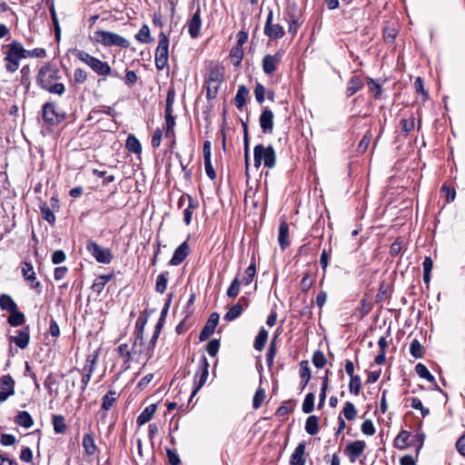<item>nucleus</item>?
<instances>
[{
    "mask_svg": "<svg viewBox=\"0 0 465 465\" xmlns=\"http://www.w3.org/2000/svg\"><path fill=\"white\" fill-rule=\"evenodd\" d=\"M59 78V70L55 66L45 65L37 74V83L42 88L56 94H63L65 87L63 84L54 83Z\"/></svg>",
    "mask_w": 465,
    "mask_h": 465,
    "instance_id": "f257e3e1",
    "label": "nucleus"
},
{
    "mask_svg": "<svg viewBox=\"0 0 465 465\" xmlns=\"http://www.w3.org/2000/svg\"><path fill=\"white\" fill-rule=\"evenodd\" d=\"M25 49L19 42H13L7 45L5 52V68L8 73H15L20 66V61L25 57Z\"/></svg>",
    "mask_w": 465,
    "mask_h": 465,
    "instance_id": "f03ea898",
    "label": "nucleus"
},
{
    "mask_svg": "<svg viewBox=\"0 0 465 465\" xmlns=\"http://www.w3.org/2000/svg\"><path fill=\"white\" fill-rule=\"evenodd\" d=\"M73 54L77 59L88 65L98 75L107 76L111 74L112 69L106 62H103L100 59L92 56L84 50L74 49L73 50Z\"/></svg>",
    "mask_w": 465,
    "mask_h": 465,
    "instance_id": "7ed1b4c3",
    "label": "nucleus"
},
{
    "mask_svg": "<svg viewBox=\"0 0 465 465\" xmlns=\"http://www.w3.org/2000/svg\"><path fill=\"white\" fill-rule=\"evenodd\" d=\"M94 39L104 46H118L121 48L130 46V42L127 39L110 31L98 30L94 33Z\"/></svg>",
    "mask_w": 465,
    "mask_h": 465,
    "instance_id": "20e7f679",
    "label": "nucleus"
},
{
    "mask_svg": "<svg viewBox=\"0 0 465 465\" xmlns=\"http://www.w3.org/2000/svg\"><path fill=\"white\" fill-rule=\"evenodd\" d=\"M254 166L259 168L263 162L264 166L267 168H273L276 163V153L272 146L267 147L262 144H258L254 147Z\"/></svg>",
    "mask_w": 465,
    "mask_h": 465,
    "instance_id": "39448f33",
    "label": "nucleus"
},
{
    "mask_svg": "<svg viewBox=\"0 0 465 465\" xmlns=\"http://www.w3.org/2000/svg\"><path fill=\"white\" fill-rule=\"evenodd\" d=\"M94 360L87 359L86 363L84 364L83 370L74 368L69 371V378L72 380V387L75 386V381L77 380H81V390L84 391L86 386L88 385L91 376L94 370Z\"/></svg>",
    "mask_w": 465,
    "mask_h": 465,
    "instance_id": "423d86ee",
    "label": "nucleus"
},
{
    "mask_svg": "<svg viewBox=\"0 0 465 465\" xmlns=\"http://www.w3.org/2000/svg\"><path fill=\"white\" fill-rule=\"evenodd\" d=\"M224 79L223 69L218 65L210 68L206 80V91L208 98H214Z\"/></svg>",
    "mask_w": 465,
    "mask_h": 465,
    "instance_id": "0eeeda50",
    "label": "nucleus"
},
{
    "mask_svg": "<svg viewBox=\"0 0 465 465\" xmlns=\"http://www.w3.org/2000/svg\"><path fill=\"white\" fill-rule=\"evenodd\" d=\"M169 40L164 33L159 35L158 45L155 50V66L163 70L168 65Z\"/></svg>",
    "mask_w": 465,
    "mask_h": 465,
    "instance_id": "6e6552de",
    "label": "nucleus"
},
{
    "mask_svg": "<svg viewBox=\"0 0 465 465\" xmlns=\"http://www.w3.org/2000/svg\"><path fill=\"white\" fill-rule=\"evenodd\" d=\"M86 249L98 262L104 264L111 262L113 256L109 249L102 248L92 240L87 242Z\"/></svg>",
    "mask_w": 465,
    "mask_h": 465,
    "instance_id": "1a4fd4ad",
    "label": "nucleus"
},
{
    "mask_svg": "<svg viewBox=\"0 0 465 465\" xmlns=\"http://www.w3.org/2000/svg\"><path fill=\"white\" fill-rule=\"evenodd\" d=\"M43 118L50 124H57L64 119V114L59 113L54 104L47 103L43 107Z\"/></svg>",
    "mask_w": 465,
    "mask_h": 465,
    "instance_id": "9d476101",
    "label": "nucleus"
},
{
    "mask_svg": "<svg viewBox=\"0 0 465 465\" xmlns=\"http://www.w3.org/2000/svg\"><path fill=\"white\" fill-rule=\"evenodd\" d=\"M209 364L206 359L200 364L198 371L194 376L195 388L192 392L191 399L198 392V391L205 384L209 371H208Z\"/></svg>",
    "mask_w": 465,
    "mask_h": 465,
    "instance_id": "9b49d317",
    "label": "nucleus"
},
{
    "mask_svg": "<svg viewBox=\"0 0 465 465\" xmlns=\"http://www.w3.org/2000/svg\"><path fill=\"white\" fill-rule=\"evenodd\" d=\"M264 34L272 39L282 38L284 35L283 28L278 25L272 23V11L270 10L267 15L266 25L264 27Z\"/></svg>",
    "mask_w": 465,
    "mask_h": 465,
    "instance_id": "f8f14e48",
    "label": "nucleus"
},
{
    "mask_svg": "<svg viewBox=\"0 0 465 465\" xmlns=\"http://www.w3.org/2000/svg\"><path fill=\"white\" fill-rule=\"evenodd\" d=\"M0 402L5 401L10 396L15 394V381L10 375H5L1 378L0 384Z\"/></svg>",
    "mask_w": 465,
    "mask_h": 465,
    "instance_id": "ddd939ff",
    "label": "nucleus"
},
{
    "mask_svg": "<svg viewBox=\"0 0 465 465\" xmlns=\"http://www.w3.org/2000/svg\"><path fill=\"white\" fill-rule=\"evenodd\" d=\"M274 114L271 109L264 107L260 118L259 123L263 134H271L273 130Z\"/></svg>",
    "mask_w": 465,
    "mask_h": 465,
    "instance_id": "4468645a",
    "label": "nucleus"
},
{
    "mask_svg": "<svg viewBox=\"0 0 465 465\" xmlns=\"http://www.w3.org/2000/svg\"><path fill=\"white\" fill-rule=\"evenodd\" d=\"M282 55L278 52L275 54H266L262 59V70L266 74H273L281 62Z\"/></svg>",
    "mask_w": 465,
    "mask_h": 465,
    "instance_id": "2eb2a0df",
    "label": "nucleus"
},
{
    "mask_svg": "<svg viewBox=\"0 0 465 465\" xmlns=\"http://www.w3.org/2000/svg\"><path fill=\"white\" fill-rule=\"evenodd\" d=\"M366 444L363 440H355L345 448V453L348 455L351 462H354L363 452Z\"/></svg>",
    "mask_w": 465,
    "mask_h": 465,
    "instance_id": "dca6fc26",
    "label": "nucleus"
},
{
    "mask_svg": "<svg viewBox=\"0 0 465 465\" xmlns=\"http://www.w3.org/2000/svg\"><path fill=\"white\" fill-rule=\"evenodd\" d=\"M220 316L217 312H213L210 315L205 326L202 330L200 333V340L205 341L207 340L214 331L218 322Z\"/></svg>",
    "mask_w": 465,
    "mask_h": 465,
    "instance_id": "f3484780",
    "label": "nucleus"
},
{
    "mask_svg": "<svg viewBox=\"0 0 465 465\" xmlns=\"http://www.w3.org/2000/svg\"><path fill=\"white\" fill-rule=\"evenodd\" d=\"M201 26L202 20L200 15V8H198L188 22V32L193 38L199 36Z\"/></svg>",
    "mask_w": 465,
    "mask_h": 465,
    "instance_id": "a211bd4d",
    "label": "nucleus"
},
{
    "mask_svg": "<svg viewBox=\"0 0 465 465\" xmlns=\"http://www.w3.org/2000/svg\"><path fill=\"white\" fill-rule=\"evenodd\" d=\"M132 361H140L142 358L145 359V352H143V337L138 335L132 346H130Z\"/></svg>",
    "mask_w": 465,
    "mask_h": 465,
    "instance_id": "6ab92c4d",
    "label": "nucleus"
},
{
    "mask_svg": "<svg viewBox=\"0 0 465 465\" xmlns=\"http://www.w3.org/2000/svg\"><path fill=\"white\" fill-rule=\"evenodd\" d=\"M189 253V245L187 242H183L179 247L174 251V253L170 261L172 265H178L184 261Z\"/></svg>",
    "mask_w": 465,
    "mask_h": 465,
    "instance_id": "aec40b11",
    "label": "nucleus"
},
{
    "mask_svg": "<svg viewBox=\"0 0 465 465\" xmlns=\"http://www.w3.org/2000/svg\"><path fill=\"white\" fill-rule=\"evenodd\" d=\"M22 273L25 281H27L32 288L40 286V282L36 281L34 267L29 262H25L22 267Z\"/></svg>",
    "mask_w": 465,
    "mask_h": 465,
    "instance_id": "412c9836",
    "label": "nucleus"
},
{
    "mask_svg": "<svg viewBox=\"0 0 465 465\" xmlns=\"http://www.w3.org/2000/svg\"><path fill=\"white\" fill-rule=\"evenodd\" d=\"M304 453H305V444L303 442H301L295 448L293 453L291 456V464L292 465H304L305 464Z\"/></svg>",
    "mask_w": 465,
    "mask_h": 465,
    "instance_id": "4be33fe9",
    "label": "nucleus"
},
{
    "mask_svg": "<svg viewBox=\"0 0 465 465\" xmlns=\"http://www.w3.org/2000/svg\"><path fill=\"white\" fill-rule=\"evenodd\" d=\"M29 332L25 331H18L15 336L10 338L11 341L15 342L20 349H25L29 343Z\"/></svg>",
    "mask_w": 465,
    "mask_h": 465,
    "instance_id": "5701e85b",
    "label": "nucleus"
},
{
    "mask_svg": "<svg viewBox=\"0 0 465 465\" xmlns=\"http://www.w3.org/2000/svg\"><path fill=\"white\" fill-rule=\"evenodd\" d=\"M156 411V406L154 404H151L147 406L137 417V424L139 426H142L148 422L153 416L154 412Z\"/></svg>",
    "mask_w": 465,
    "mask_h": 465,
    "instance_id": "b1692460",
    "label": "nucleus"
},
{
    "mask_svg": "<svg viewBox=\"0 0 465 465\" xmlns=\"http://www.w3.org/2000/svg\"><path fill=\"white\" fill-rule=\"evenodd\" d=\"M289 226L286 222H282L279 227V243L282 249L289 245Z\"/></svg>",
    "mask_w": 465,
    "mask_h": 465,
    "instance_id": "393cba45",
    "label": "nucleus"
},
{
    "mask_svg": "<svg viewBox=\"0 0 465 465\" xmlns=\"http://www.w3.org/2000/svg\"><path fill=\"white\" fill-rule=\"evenodd\" d=\"M83 447L87 455H94L97 447L94 442V439L92 434H85L83 438Z\"/></svg>",
    "mask_w": 465,
    "mask_h": 465,
    "instance_id": "a878e982",
    "label": "nucleus"
},
{
    "mask_svg": "<svg viewBox=\"0 0 465 465\" xmlns=\"http://www.w3.org/2000/svg\"><path fill=\"white\" fill-rule=\"evenodd\" d=\"M15 422L24 427V428H30L33 426L34 421L31 417V415L27 411H20L15 417Z\"/></svg>",
    "mask_w": 465,
    "mask_h": 465,
    "instance_id": "bb28decb",
    "label": "nucleus"
},
{
    "mask_svg": "<svg viewBox=\"0 0 465 465\" xmlns=\"http://www.w3.org/2000/svg\"><path fill=\"white\" fill-rule=\"evenodd\" d=\"M125 146L129 152L134 153H140L142 151V145H141L140 142L133 134L128 135V137L126 139Z\"/></svg>",
    "mask_w": 465,
    "mask_h": 465,
    "instance_id": "cd10ccee",
    "label": "nucleus"
},
{
    "mask_svg": "<svg viewBox=\"0 0 465 465\" xmlns=\"http://www.w3.org/2000/svg\"><path fill=\"white\" fill-rule=\"evenodd\" d=\"M45 387L51 395L58 394V381L54 374H49L45 381Z\"/></svg>",
    "mask_w": 465,
    "mask_h": 465,
    "instance_id": "c85d7f7f",
    "label": "nucleus"
},
{
    "mask_svg": "<svg viewBox=\"0 0 465 465\" xmlns=\"http://www.w3.org/2000/svg\"><path fill=\"white\" fill-rule=\"evenodd\" d=\"M248 95L249 90L244 85H240L235 95V104L238 108L245 104Z\"/></svg>",
    "mask_w": 465,
    "mask_h": 465,
    "instance_id": "c756f323",
    "label": "nucleus"
},
{
    "mask_svg": "<svg viewBox=\"0 0 465 465\" xmlns=\"http://www.w3.org/2000/svg\"><path fill=\"white\" fill-rule=\"evenodd\" d=\"M411 434L407 430H401L394 440V446L397 449L404 450L408 447V440Z\"/></svg>",
    "mask_w": 465,
    "mask_h": 465,
    "instance_id": "7c9ffc66",
    "label": "nucleus"
},
{
    "mask_svg": "<svg viewBox=\"0 0 465 465\" xmlns=\"http://www.w3.org/2000/svg\"><path fill=\"white\" fill-rule=\"evenodd\" d=\"M300 376L302 379V388L303 389L311 379V371L306 361H302L300 364Z\"/></svg>",
    "mask_w": 465,
    "mask_h": 465,
    "instance_id": "2f4dec72",
    "label": "nucleus"
},
{
    "mask_svg": "<svg viewBox=\"0 0 465 465\" xmlns=\"http://www.w3.org/2000/svg\"><path fill=\"white\" fill-rule=\"evenodd\" d=\"M112 276L111 275H100L98 276L93 285H92V289L94 292H97V293H101L104 288V286L106 285V283L111 280Z\"/></svg>",
    "mask_w": 465,
    "mask_h": 465,
    "instance_id": "473e14b6",
    "label": "nucleus"
},
{
    "mask_svg": "<svg viewBox=\"0 0 465 465\" xmlns=\"http://www.w3.org/2000/svg\"><path fill=\"white\" fill-rule=\"evenodd\" d=\"M362 86V83L361 81V78L357 75L352 76L347 85V93L348 95L351 96L354 94L356 92H358Z\"/></svg>",
    "mask_w": 465,
    "mask_h": 465,
    "instance_id": "72a5a7b5",
    "label": "nucleus"
},
{
    "mask_svg": "<svg viewBox=\"0 0 465 465\" xmlns=\"http://www.w3.org/2000/svg\"><path fill=\"white\" fill-rule=\"evenodd\" d=\"M0 307L2 310L12 312L17 309L16 303L14 300L7 294H2L0 296Z\"/></svg>",
    "mask_w": 465,
    "mask_h": 465,
    "instance_id": "f704fd0d",
    "label": "nucleus"
},
{
    "mask_svg": "<svg viewBox=\"0 0 465 465\" xmlns=\"http://www.w3.org/2000/svg\"><path fill=\"white\" fill-rule=\"evenodd\" d=\"M305 430L308 434L310 435H315L319 431V424H318V418L314 415H312L307 418L306 423H305Z\"/></svg>",
    "mask_w": 465,
    "mask_h": 465,
    "instance_id": "c9c22d12",
    "label": "nucleus"
},
{
    "mask_svg": "<svg viewBox=\"0 0 465 465\" xmlns=\"http://www.w3.org/2000/svg\"><path fill=\"white\" fill-rule=\"evenodd\" d=\"M243 48L234 45L230 52V58L233 65L238 66L243 58Z\"/></svg>",
    "mask_w": 465,
    "mask_h": 465,
    "instance_id": "e433bc0d",
    "label": "nucleus"
},
{
    "mask_svg": "<svg viewBox=\"0 0 465 465\" xmlns=\"http://www.w3.org/2000/svg\"><path fill=\"white\" fill-rule=\"evenodd\" d=\"M11 314L8 317V322L12 326H19L22 325L25 322L24 313L17 311V309L10 312Z\"/></svg>",
    "mask_w": 465,
    "mask_h": 465,
    "instance_id": "4c0bfd02",
    "label": "nucleus"
},
{
    "mask_svg": "<svg viewBox=\"0 0 465 465\" xmlns=\"http://www.w3.org/2000/svg\"><path fill=\"white\" fill-rule=\"evenodd\" d=\"M53 425L54 430L56 433H64L66 430V424L64 422V418L62 415H54L53 416Z\"/></svg>",
    "mask_w": 465,
    "mask_h": 465,
    "instance_id": "58836bf2",
    "label": "nucleus"
},
{
    "mask_svg": "<svg viewBox=\"0 0 465 465\" xmlns=\"http://www.w3.org/2000/svg\"><path fill=\"white\" fill-rule=\"evenodd\" d=\"M423 281L426 284L430 283V272L433 267V262L430 257H425L423 263Z\"/></svg>",
    "mask_w": 465,
    "mask_h": 465,
    "instance_id": "ea45409f",
    "label": "nucleus"
},
{
    "mask_svg": "<svg viewBox=\"0 0 465 465\" xmlns=\"http://www.w3.org/2000/svg\"><path fill=\"white\" fill-rule=\"evenodd\" d=\"M242 312V307L240 303L234 304L232 306L229 311L224 315V320L228 322H232L238 318Z\"/></svg>",
    "mask_w": 465,
    "mask_h": 465,
    "instance_id": "a19ab883",
    "label": "nucleus"
},
{
    "mask_svg": "<svg viewBox=\"0 0 465 465\" xmlns=\"http://www.w3.org/2000/svg\"><path fill=\"white\" fill-rule=\"evenodd\" d=\"M135 39L140 43H149L151 41L150 29L147 25H143L135 35Z\"/></svg>",
    "mask_w": 465,
    "mask_h": 465,
    "instance_id": "79ce46f5",
    "label": "nucleus"
},
{
    "mask_svg": "<svg viewBox=\"0 0 465 465\" xmlns=\"http://www.w3.org/2000/svg\"><path fill=\"white\" fill-rule=\"evenodd\" d=\"M268 338V332L264 329H262L258 335L256 336L255 341H254V349L257 351H262L264 348L265 342Z\"/></svg>",
    "mask_w": 465,
    "mask_h": 465,
    "instance_id": "37998d69",
    "label": "nucleus"
},
{
    "mask_svg": "<svg viewBox=\"0 0 465 465\" xmlns=\"http://www.w3.org/2000/svg\"><path fill=\"white\" fill-rule=\"evenodd\" d=\"M342 413L348 420H353L357 416V410L353 403L347 401L343 407Z\"/></svg>",
    "mask_w": 465,
    "mask_h": 465,
    "instance_id": "c03bdc74",
    "label": "nucleus"
},
{
    "mask_svg": "<svg viewBox=\"0 0 465 465\" xmlns=\"http://www.w3.org/2000/svg\"><path fill=\"white\" fill-rule=\"evenodd\" d=\"M410 352L414 358L420 359L423 356L424 349L419 341L413 340L410 346Z\"/></svg>",
    "mask_w": 465,
    "mask_h": 465,
    "instance_id": "a18cd8bd",
    "label": "nucleus"
},
{
    "mask_svg": "<svg viewBox=\"0 0 465 465\" xmlns=\"http://www.w3.org/2000/svg\"><path fill=\"white\" fill-rule=\"evenodd\" d=\"M119 356L124 360V363L132 361L130 346L126 343L120 344L117 348Z\"/></svg>",
    "mask_w": 465,
    "mask_h": 465,
    "instance_id": "49530a36",
    "label": "nucleus"
},
{
    "mask_svg": "<svg viewBox=\"0 0 465 465\" xmlns=\"http://www.w3.org/2000/svg\"><path fill=\"white\" fill-rule=\"evenodd\" d=\"M167 275H168L167 272H163L160 275H158V277L156 279V284H155L156 292H158L160 293H163L165 292L166 287H167V282H168Z\"/></svg>",
    "mask_w": 465,
    "mask_h": 465,
    "instance_id": "de8ad7c7",
    "label": "nucleus"
},
{
    "mask_svg": "<svg viewBox=\"0 0 465 465\" xmlns=\"http://www.w3.org/2000/svg\"><path fill=\"white\" fill-rule=\"evenodd\" d=\"M415 371L420 377L426 379L430 382L434 381V377L430 373V371H428L427 367L424 364L418 363L415 367Z\"/></svg>",
    "mask_w": 465,
    "mask_h": 465,
    "instance_id": "09e8293b",
    "label": "nucleus"
},
{
    "mask_svg": "<svg viewBox=\"0 0 465 465\" xmlns=\"http://www.w3.org/2000/svg\"><path fill=\"white\" fill-rule=\"evenodd\" d=\"M314 409V394L310 392L306 395L302 402V411L305 413H311Z\"/></svg>",
    "mask_w": 465,
    "mask_h": 465,
    "instance_id": "8fccbe9b",
    "label": "nucleus"
},
{
    "mask_svg": "<svg viewBox=\"0 0 465 465\" xmlns=\"http://www.w3.org/2000/svg\"><path fill=\"white\" fill-rule=\"evenodd\" d=\"M174 125L175 119L173 115L166 116L165 115V136L166 137H174Z\"/></svg>",
    "mask_w": 465,
    "mask_h": 465,
    "instance_id": "3c124183",
    "label": "nucleus"
},
{
    "mask_svg": "<svg viewBox=\"0 0 465 465\" xmlns=\"http://www.w3.org/2000/svg\"><path fill=\"white\" fill-rule=\"evenodd\" d=\"M161 328H162V323L161 322H159L157 323V325L155 326V331L153 332V337L151 338V341H150V345L151 347L148 348L147 351H145V360H148L150 357H151V351L153 350V348L154 347V344L159 337V334H160V331H161Z\"/></svg>",
    "mask_w": 465,
    "mask_h": 465,
    "instance_id": "603ef678",
    "label": "nucleus"
},
{
    "mask_svg": "<svg viewBox=\"0 0 465 465\" xmlns=\"http://www.w3.org/2000/svg\"><path fill=\"white\" fill-rule=\"evenodd\" d=\"M361 389V381L359 376H352L349 384V391L351 393L358 395Z\"/></svg>",
    "mask_w": 465,
    "mask_h": 465,
    "instance_id": "864d4df0",
    "label": "nucleus"
},
{
    "mask_svg": "<svg viewBox=\"0 0 465 465\" xmlns=\"http://www.w3.org/2000/svg\"><path fill=\"white\" fill-rule=\"evenodd\" d=\"M255 273H256V268H255V265L254 264H251L250 266H248L244 272V275L242 277V282L246 284V285H249L254 276H255Z\"/></svg>",
    "mask_w": 465,
    "mask_h": 465,
    "instance_id": "5fc2aeb1",
    "label": "nucleus"
},
{
    "mask_svg": "<svg viewBox=\"0 0 465 465\" xmlns=\"http://www.w3.org/2000/svg\"><path fill=\"white\" fill-rule=\"evenodd\" d=\"M264 399L265 391L262 388H258L252 400V407L254 409H259L262 406Z\"/></svg>",
    "mask_w": 465,
    "mask_h": 465,
    "instance_id": "6e6d98bb",
    "label": "nucleus"
},
{
    "mask_svg": "<svg viewBox=\"0 0 465 465\" xmlns=\"http://www.w3.org/2000/svg\"><path fill=\"white\" fill-rule=\"evenodd\" d=\"M115 392L114 391H109L107 392L104 398H103V403L102 408L105 411H108L111 409V407L114 405L115 401Z\"/></svg>",
    "mask_w": 465,
    "mask_h": 465,
    "instance_id": "4d7b16f0",
    "label": "nucleus"
},
{
    "mask_svg": "<svg viewBox=\"0 0 465 465\" xmlns=\"http://www.w3.org/2000/svg\"><path fill=\"white\" fill-rule=\"evenodd\" d=\"M312 363L316 368H322L326 364V358L323 352L317 351L313 353Z\"/></svg>",
    "mask_w": 465,
    "mask_h": 465,
    "instance_id": "13d9d810",
    "label": "nucleus"
},
{
    "mask_svg": "<svg viewBox=\"0 0 465 465\" xmlns=\"http://www.w3.org/2000/svg\"><path fill=\"white\" fill-rule=\"evenodd\" d=\"M41 214L43 219H45L49 223H53L55 221V216L54 213L50 210V208L47 206V204H43L41 206Z\"/></svg>",
    "mask_w": 465,
    "mask_h": 465,
    "instance_id": "bf43d9fd",
    "label": "nucleus"
},
{
    "mask_svg": "<svg viewBox=\"0 0 465 465\" xmlns=\"http://www.w3.org/2000/svg\"><path fill=\"white\" fill-rule=\"evenodd\" d=\"M240 284H241V282L237 278H235L232 282L230 287L227 290L228 297L235 298L238 295V293L240 292Z\"/></svg>",
    "mask_w": 465,
    "mask_h": 465,
    "instance_id": "052dcab7",
    "label": "nucleus"
},
{
    "mask_svg": "<svg viewBox=\"0 0 465 465\" xmlns=\"http://www.w3.org/2000/svg\"><path fill=\"white\" fill-rule=\"evenodd\" d=\"M411 407L413 409H415V410L420 411L421 415L423 417H426L430 413L429 409L424 408L423 405H422L421 401L420 399H418V398H412L411 399Z\"/></svg>",
    "mask_w": 465,
    "mask_h": 465,
    "instance_id": "680f3d73",
    "label": "nucleus"
},
{
    "mask_svg": "<svg viewBox=\"0 0 465 465\" xmlns=\"http://www.w3.org/2000/svg\"><path fill=\"white\" fill-rule=\"evenodd\" d=\"M265 87L262 84H257L254 89L255 98L258 103L262 104L265 99Z\"/></svg>",
    "mask_w": 465,
    "mask_h": 465,
    "instance_id": "e2e57ef3",
    "label": "nucleus"
},
{
    "mask_svg": "<svg viewBox=\"0 0 465 465\" xmlns=\"http://www.w3.org/2000/svg\"><path fill=\"white\" fill-rule=\"evenodd\" d=\"M361 431L368 436H371L375 433V428L371 420H366L361 424Z\"/></svg>",
    "mask_w": 465,
    "mask_h": 465,
    "instance_id": "0e129e2a",
    "label": "nucleus"
},
{
    "mask_svg": "<svg viewBox=\"0 0 465 465\" xmlns=\"http://www.w3.org/2000/svg\"><path fill=\"white\" fill-rule=\"evenodd\" d=\"M87 79V74L84 70L77 68L74 73V81L77 84H84Z\"/></svg>",
    "mask_w": 465,
    "mask_h": 465,
    "instance_id": "69168bd1",
    "label": "nucleus"
},
{
    "mask_svg": "<svg viewBox=\"0 0 465 465\" xmlns=\"http://www.w3.org/2000/svg\"><path fill=\"white\" fill-rule=\"evenodd\" d=\"M313 284V279L310 273H305L302 280L301 281V289L303 292H308Z\"/></svg>",
    "mask_w": 465,
    "mask_h": 465,
    "instance_id": "338daca9",
    "label": "nucleus"
},
{
    "mask_svg": "<svg viewBox=\"0 0 465 465\" xmlns=\"http://www.w3.org/2000/svg\"><path fill=\"white\" fill-rule=\"evenodd\" d=\"M220 343L218 340H212L207 344V352L210 356L214 357L219 351Z\"/></svg>",
    "mask_w": 465,
    "mask_h": 465,
    "instance_id": "774afa93",
    "label": "nucleus"
}]
</instances>
